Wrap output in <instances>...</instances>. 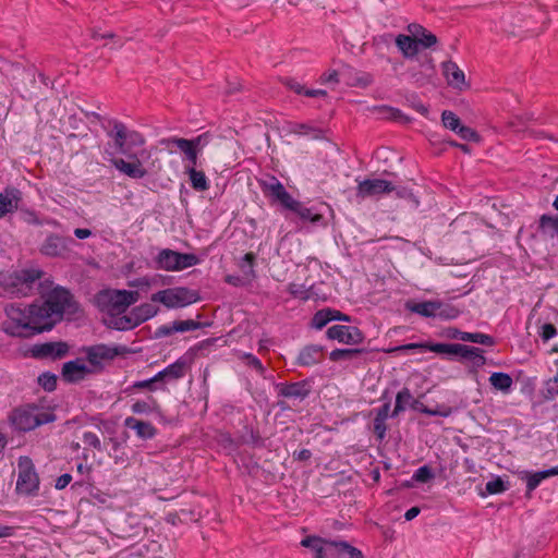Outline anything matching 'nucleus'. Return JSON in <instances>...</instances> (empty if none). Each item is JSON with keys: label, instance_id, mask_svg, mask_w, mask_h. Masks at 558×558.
I'll use <instances>...</instances> for the list:
<instances>
[{"label": "nucleus", "instance_id": "nucleus-8", "mask_svg": "<svg viewBox=\"0 0 558 558\" xmlns=\"http://www.w3.org/2000/svg\"><path fill=\"white\" fill-rule=\"evenodd\" d=\"M121 290L106 289L95 295V303L101 313L109 317L121 315L126 311L125 303L120 295Z\"/></svg>", "mask_w": 558, "mask_h": 558}, {"label": "nucleus", "instance_id": "nucleus-64", "mask_svg": "<svg viewBox=\"0 0 558 558\" xmlns=\"http://www.w3.org/2000/svg\"><path fill=\"white\" fill-rule=\"evenodd\" d=\"M373 430L377 439L383 440L387 433L386 421L375 420L373 422Z\"/></svg>", "mask_w": 558, "mask_h": 558}, {"label": "nucleus", "instance_id": "nucleus-29", "mask_svg": "<svg viewBox=\"0 0 558 558\" xmlns=\"http://www.w3.org/2000/svg\"><path fill=\"white\" fill-rule=\"evenodd\" d=\"M442 71L449 85L453 87H461V85L464 84V73L462 70L459 69V66L454 62H444Z\"/></svg>", "mask_w": 558, "mask_h": 558}, {"label": "nucleus", "instance_id": "nucleus-28", "mask_svg": "<svg viewBox=\"0 0 558 558\" xmlns=\"http://www.w3.org/2000/svg\"><path fill=\"white\" fill-rule=\"evenodd\" d=\"M178 252L163 248L161 250L155 258L156 269H163L167 271H175L177 263H178Z\"/></svg>", "mask_w": 558, "mask_h": 558}, {"label": "nucleus", "instance_id": "nucleus-51", "mask_svg": "<svg viewBox=\"0 0 558 558\" xmlns=\"http://www.w3.org/2000/svg\"><path fill=\"white\" fill-rule=\"evenodd\" d=\"M204 326H205V324L193 320V319L174 320L173 322V329H177V332H185V331L196 330Z\"/></svg>", "mask_w": 558, "mask_h": 558}, {"label": "nucleus", "instance_id": "nucleus-34", "mask_svg": "<svg viewBox=\"0 0 558 558\" xmlns=\"http://www.w3.org/2000/svg\"><path fill=\"white\" fill-rule=\"evenodd\" d=\"M106 324L109 328H112V329H116V330H131L136 326V324L134 323V319L131 315V313L129 315H114V316H110L107 320H106Z\"/></svg>", "mask_w": 558, "mask_h": 558}, {"label": "nucleus", "instance_id": "nucleus-46", "mask_svg": "<svg viewBox=\"0 0 558 558\" xmlns=\"http://www.w3.org/2000/svg\"><path fill=\"white\" fill-rule=\"evenodd\" d=\"M38 385L47 392L57 389L58 377L51 372H44L37 377Z\"/></svg>", "mask_w": 558, "mask_h": 558}, {"label": "nucleus", "instance_id": "nucleus-50", "mask_svg": "<svg viewBox=\"0 0 558 558\" xmlns=\"http://www.w3.org/2000/svg\"><path fill=\"white\" fill-rule=\"evenodd\" d=\"M476 352H484V350L477 347L457 343L454 355H459L461 359L472 361L474 355H476Z\"/></svg>", "mask_w": 558, "mask_h": 558}, {"label": "nucleus", "instance_id": "nucleus-7", "mask_svg": "<svg viewBox=\"0 0 558 558\" xmlns=\"http://www.w3.org/2000/svg\"><path fill=\"white\" fill-rule=\"evenodd\" d=\"M75 241L70 236H63L58 233H50L40 244L39 252L52 258H68L72 252L71 246Z\"/></svg>", "mask_w": 558, "mask_h": 558}, {"label": "nucleus", "instance_id": "nucleus-30", "mask_svg": "<svg viewBox=\"0 0 558 558\" xmlns=\"http://www.w3.org/2000/svg\"><path fill=\"white\" fill-rule=\"evenodd\" d=\"M554 475H558V465L547 469V470L536 472V473L526 472L525 473L526 493L527 494L532 493L534 489L537 488V486L541 484V482L543 480L548 478Z\"/></svg>", "mask_w": 558, "mask_h": 558}, {"label": "nucleus", "instance_id": "nucleus-20", "mask_svg": "<svg viewBox=\"0 0 558 558\" xmlns=\"http://www.w3.org/2000/svg\"><path fill=\"white\" fill-rule=\"evenodd\" d=\"M124 426L135 432L136 436L142 440H150L156 437L157 428L147 421L138 420L134 416H128L124 420Z\"/></svg>", "mask_w": 558, "mask_h": 558}, {"label": "nucleus", "instance_id": "nucleus-33", "mask_svg": "<svg viewBox=\"0 0 558 558\" xmlns=\"http://www.w3.org/2000/svg\"><path fill=\"white\" fill-rule=\"evenodd\" d=\"M538 230L542 234L551 239L558 238V216L542 215L538 221Z\"/></svg>", "mask_w": 558, "mask_h": 558}, {"label": "nucleus", "instance_id": "nucleus-26", "mask_svg": "<svg viewBox=\"0 0 558 558\" xmlns=\"http://www.w3.org/2000/svg\"><path fill=\"white\" fill-rule=\"evenodd\" d=\"M405 310L415 313L422 317L432 318L435 317L436 300L414 302L409 300L404 304Z\"/></svg>", "mask_w": 558, "mask_h": 558}, {"label": "nucleus", "instance_id": "nucleus-15", "mask_svg": "<svg viewBox=\"0 0 558 558\" xmlns=\"http://www.w3.org/2000/svg\"><path fill=\"white\" fill-rule=\"evenodd\" d=\"M95 369L83 363L82 359L68 361L62 365L61 377L66 384H77L83 381L87 375L93 374Z\"/></svg>", "mask_w": 558, "mask_h": 558}, {"label": "nucleus", "instance_id": "nucleus-18", "mask_svg": "<svg viewBox=\"0 0 558 558\" xmlns=\"http://www.w3.org/2000/svg\"><path fill=\"white\" fill-rule=\"evenodd\" d=\"M288 210L295 214L302 222H310L313 226H325L324 215L318 213L315 207H306L302 202L294 199Z\"/></svg>", "mask_w": 558, "mask_h": 558}, {"label": "nucleus", "instance_id": "nucleus-40", "mask_svg": "<svg viewBox=\"0 0 558 558\" xmlns=\"http://www.w3.org/2000/svg\"><path fill=\"white\" fill-rule=\"evenodd\" d=\"M435 317L441 319H454L460 315V311L450 303L436 300Z\"/></svg>", "mask_w": 558, "mask_h": 558}, {"label": "nucleus", "instance_id": "nucleus-16", "mask_svg": "<svg viewBox=\"0 0 558 558\" xmlns=\"http://www.w3.org/2000/svg\"><path fill=\"white\" fill-rule=\"evenodd\" d=\"M130 159L131 161H125L122 158H112L110 162L117 170L128 175L129 178H144L147 174V170L143 167L136 154H133V157Z\"/></svg>", "mask_w": 558, "mask_h": 558}, {"label": "nucleus", "instance_id": "nucleus-14", "mask_svg": "<svg viewBox=\"0 0 558 558\" xmlns=\"http://www.w3.org/2000/svg\"><path fill=\"white\" fill-rule=\"evenodd\" d=\"M276 390L278 397L303 401L312 393L313 386L312 380L306 378L295 383H279Z\"/></svg>", "mask_w": 558, "mask_h": 558}, {"label": "nucleus", "instance_id": "nucleus-63", "mask_svg": "<svg viewBox=\"0 0 558 558\" xmlns=\"http://www.w3.org/2000/svg\"><path fill=\"white\" fill-rule=\"evenodd\" d=\"M140 389H148L149 391L157 390L153 378L135 381L128 390H140Z\"/></svg>", "mask_w": 558, "mask_h": 558}, {"label": "nucleus", "instance_id": "nucleus-5", "mask_svg": "<svg viewBox=\"0 0 558 558\" xmlns=\"http://www.w3.org/2000/svg\"><path fill=\"white\" fill-rule=\"evenodd\" d=\"M199 294L186 287H175L160 290L151 294L153 302H159L168 308L184 307L199 301Z\"/></svg>", "mask_w": 558, "mask_h": 558}, {"label": "nucleus", "instance_id": "nucleus-2", "mask_svg": "<svg viewBox=\"0 0 558 558\" xmlns=\"http://www.w3.org/2000/svg\"><path fill=\"white\" fill-rule=\"evenodd\" d=\"M7 319L2 322L1 329L11 337L28 338L53 328L52 323L43 325L36 315L34 302L27 306L21 303H11L4 307Z\"/></svg>", "mask_w": 558, "mask_h": 558}, {"label": "nucleus", "instance_id": "nucleus-44", "mask_svg": "<svg viewBox=\"0 0 558 558\" xmlns=\"http://www.w3.org/2000/svg\"><path fill=\"white\" fill-rule=\"evenodd\" d=\"M332 322L331 318V307H325L317 311L311 320V326L315 329H323L327 324Z\"/></svg>", "mask_w": 558, "mask_h": 558}, {"label": "nucleus", "instance_id": "nucleus-43", "mask_svg": "<svg viewBox=\"0 0 558 558\" xmlns=\"http://www.w3.org/2000/svg\"><path fill=\"white\" fill-rule=\"evenodd\" d=\"M149 401L138 400L131 405V410L134 414H148L155 411H160V405L157 400L153 397H149Z\"/></svg>", "mask_w": 558, "mask_h": 558}, {"label": "nucleus", "instance_id": "nucleus-31", "mask_svg": "<svg viewBox=\"0 0 558 558\" xmlns=\"http://www.w3.org/2000/svg\"><path fill=\"white\" fill-rule=\"evenodd\" d=\"M369 352L363 348L335 349L330 352L329 359L333 362L352 361L367 355Z\"/></svg>", "mask_w": 558, "mask_h": 558}, {"label": "nucleus", "instance_id": "nucleus-35", "mask_svg": "<svg viewBox=\"0 0 558 558\" xmlns=\"http://www.w3.org/2000/svg\"><path fill=\"white\" fill-rule=\"evenodd\" d=\"M410 408L414 411L421 412L429 416H441L447 417L451 414V409L448 407H441L437 409H430L422 403L418 399H413L410 402Z\"/></svg>", "mask_w": 558, "mask_h": 558}, {"label": "nucleus", "instance_id": "nucleus-57", "mask_svg": "<svg viewBox=\"0 0 558 558\" xmlns=\"http://www.w3.org/2000/svg\"><path fill=\"white\" fill-rule=\"evenodd\" d=\"M83 441L85 445H87L98 451L102 450L99 437L93 432H85L83 434Z\"/></svg>", "mask_w": 558, "mask_h": 558}, {"label": "nucleus", "instance_id": "nucleus-27", "mask_svg": "<svg viewBox=\"0 0 558 558\" xmlns=\"http://www.w3.org/2000/svg\"><path fill=\"white\" fill-rule=\"evenodd\" d=\"M395 43L404 58H413L418 53V41L412 36L400 34Z\"/></svg>", "mask_w": 558, "mask_h": 558}, {"label": "nucleus", "instance_id": "nucleus-49", "mask_svg": "<svg viewBox=\"0 0 558 558\" xmlns=\"http://www.w3.org/2000/svg\"><path fill=\"white\" fill-rule=\"evenodd\" d=\"M457 343H432L427 342L425 351L438 353V354H451L454 355Z\"/></svg>", "mask_w": 558, "mask_h": 558}, {"label": "nucleus", "instance_id": "nucleus-37", "mask_svg": "<svg viewBox=\"0 0 558 558\" xmlns=\"http://www.w3.org/2000/svg\"><path fill=\"white\" fill-rule=\"evenodd\" d=\"M489 383L496 390H500L505 393L509 392L513 385L512 377L502 372L493 373L489 377Z\"/></svg>", "mask_w": 558, "mask_h": 558}, {"label": "nucleus", "instance_id": "nucleus-42", "mask_svg": "<svg viewBox=\"0 0 558 558\" xmlns=\"http://www.w3.org/2000/svg\"><path fill=\"white\" fill-rule=\"evenodd\" d=\"M288 292L295 299L307 301L314 298V286L306 288L304 284L290 283Z\"/></svg>", "mask_w": 558, "mask_h": 558}, {"label": "nucleus", "instance_id": "nucleus-53", "mask_svg": "<svg viewBox=\"0 0 558 558\" xmlns=\"http://www.w3.org/2000/svg\"><path fill=\"white\" fill-rule=\"evenodd\" d=\"M486 492L490 495L500 494L508 489V484L500 477H496L486 483Z\"/></svg>", "mask_w": 558, "mask_h": 558}, {"label": "nucleus", "instance_id": "nucleus-47", "mask_svg": "<svg viewBox=\"0 0 558 558\" xmlns=\"http://www.w3.org/2000/svg\"><path fill=\"white\" fill-rule=\"evenodd\" d=\"M256 262V255L252 252L246 253L240 260L239 267L242 270V272L251 278H255L256 274L254 270Z\"/></svg>", "mask_w": 558, "mask_h": 558}, {"label": "nucleus", "instance_id": "nucleus-62", "mask_svg": "<svg viewBox=\"0 0 558 558\" xmlns=\"http://www.w3.org/2000/svg\"><path fill=\"white\" fill-rule=\"evenodd\" d=\"M121 293L122 294L120 295L122 296L126 308L136 303L141 296L138 291L121 290Z\"/></svg>", "mask_w": 558, "mask_h": 558}, {"label": "nucleus", "instance_id": "nucleus-4", "mask_svg": "<svg viewBox=\"0 0 558 558\" xmlns=\"http://www.w3.org/2000/svg\"><path fill=\"white\" fill-rule=\"evenodd\" d=\"M56 415L51 412H39L36 407H21L12 411L10 422L20 432H29L36 427L51 423Z\"/></svg>", "mask_w": 558, "mask_h": 558}, {"label": "nucleus", "instance_id": "nucleus-25", "mask_svg": "<svg viewBox=\"0 0 558 558\" xmlns=\"http://www.w3.org/2000/svg\"><path fill=\"white\" fill-rule=\"evenodd\" d=\"M333 547L330 558H364L363 553L345 541L328 542Z\"/></svg>", "mask_w": 558, "mask_h": 558}, {"label": "nucleus", "instance_id": "nucleus-13", "mask_svg": "<svg viewBox=\"0 0 558 558\" xmlns=\"http://www.w3.org/2000/svg\"><path fill=\"white\" fill-rule=\"evenodd\" d=\"M125 351V347H109L106 344L92 345L86 348V360L92 366L96 368L95 371H101L102 360H113L116 356L124 353Z\"/></svg>", "mask_w": 558, "mask_h": 558}, {"label": "nucleus", "instance_id": "nucleus-12", "mask_svg": "<svg viewBox=\"0 0 558 558\" xmlns=\"http://www.w3.org/2000/svg\"><path fill=\"white\" fill-rule=\"evenodd\" d=\"M326 335L330 340L349 345L360 344L365 339L363 331L355 326L333 325L327 329Z\"/></svg>", "mask_w": 558, "mask_h": 558}, {"label": "nucleus", "instance_id": "nucleus-41", "mask_svg": "<svg viewBox=\"0 0 558 558\" xmlns=\"http://www.w3.org/2000/svg\"><path fill=\"white\" fill-rule=\"evenodd\" d=\"M539 395L545 401H551L558 397V372L554 377L544 381Z\"/></svg>", "mask_w": 558, "mask_h": 558}, {"label": "nucleus", "instance_id": "nucleus-9", "mask_svg": "<svg viewBox=\"0 0 558 558\" xmlns=\"http://www.w3.org/2000/svg\"><path fill=\"white\" fill-rule=\"evenodd\" d=\"M263 194L272 203L278 202L284 209H288L294 198L286 190L283 184L275 177L269 175L266 179L258 180Z\"/></svg>", "mask_w": 558, "mask_h": 558}, {"label": "nucleus", "instance_id": "nucleus-10", "mask_svg": "<svg viewBox=\"0 0 558 558\" xmlns=\"http://www.w3.org/2000/svg\"><path fill=\"white\" fill-rule=\"evenodd\" d=\"M70 347L64 341H51L34 344L31 348V355L36 360L58 361L69 354Z\"/></svg>", "mask_w": 558, "mask_h": 558}, {"label": "nucleus", "instance_id": "nucleus-56", "mask_svg": "<svg viewBox=\"0 0 558 558\" xmlns=\"http://www.w3.org/2000/svg\"><path fill=\"white\" fill-rule=\"evenodd\" d=\"M22 220L28 225L41 226L44 221L38 217L36 211L32 209H23L21 211Z\"/></svg>", "mask_w": 558, "mask_h": 558}, {"label": "nucleus", "instance_id": "nucleus-39", "mask_svg": "<svg viewBox=\"0 0 558 558\" xmlns=\"http://www.w3.org/2000/svg\"><path fill=\"white\" fill-rule=\"evenodd\" d=\"M413 400L411 391L409 388H402L396 396L395 408L391 412V417L398 416L401 412L405 410L407 404L410 407V402Z\"/></svg>", "mask_w": 558, "mask_h": 558}, {"label": "nucleus", "instance_id": "nucleus-54", "mask_svg": "<svg viewBox=\"0 0 558 558\" xmlns=\"http://www.w3.org/2000/svg\"><path fill=\"white\" fill-rule=\"evenodd\" d=\"M456 133L462 140L468 141V142L477 143L481 140V136L478 135V133L475 130H473L469 126H465V125H461Z\"/></svg>", "mask_w": 558, "mask_h": 558}, {"label": "nucleus", "instance_id": "nucleus-45", "mask_svg": "<svg viewBox=\"0 0 558 558\" xmlns=\"http://www.w3.org/2000/svg\"><path fill=\"white\" fill-rule=\"evenodd\" d=\"M178 263L175 264V271L183 270L185 268L196 266L201 263V259L198 256L192 253H180L178 252Z\"/></svg>", "mask_w": 558, "mask_h": 558}, {"label": "nucleus", "instance_id": "nucleus-22", "mask_svg": "<svg viewBox=\"0 0 558 558\" xmlns=\"http://www.w3.org/2000/svg\"><path fill=\"white\" fill-rule=\"evenodd\" d=\"M21 199V192L14 187H7L3 193L0 192V218L17 209Z\"/></svg>", "mask_w": 558, "mask_h": 558}, {"label": "nucleus", "instance_id": "nucleus-17", "mask_svg": "<svg viewBox=\"0 0 558 558\" xmlns=\"http://www.w3.org/2000/svg\"><path fill=\"white\" fill-rule=\"evenodd\" d=\"M159 144L165 148L171 149L172 146L178 147L182 153H184L186 160L190 162L189 167L196 168L197 159H198V150L193 148L192 142H189L187 138L182 137H168L161 138Z\"/></svg>", "mask_w": 558, "mask_h": 558}, {"label": "nucleus", "instance_id": "nucleus-36", "mask_svg": "<svg viewBox=\"0 0 558 558\" xmlns=\"http://www.w3.org/2000/svg\"><path fill=\"white\" fill-rule=\"evenodd\" d=\"M186 173L195 191L204 192L209 189L208 180L203 171H198L194 167H186Z\"/></svg>", "mask_w": 558, "mask_h": 558}, {"label": "nucleus", "instance_id": "nucleus-23", "mask_svg": "<svg viewBox=\"0 0 558 558\" xmlns=\"http://www.w3.org/2000/svg\"><path fill=\"white\" fill-rule=\"evenodd\" d=\"M324 348L318 344H310L304 347L296 359L300 366H312L322 362Z\"/></svg>", "mask_w": 558, "mask_h": 558}, {"label": "nucleus", "instance_id": "nucleus-1", "mask_svg": "<svg viewBox=\"0 0 558 558\" xmlns=\"http://www.w3.org/2000/svg\"><path fill=\"white\" fill-rule=\"evenodd\" d=\"M52 281L39 268H23L13 272H0V296L25 298L38 291L40 299L34 301L43 325L52 323L53 327L64 315L74 316L80 305L73 294L63 287L51 289Z\"/></svg>", "mask_w": 558, "mask_h": 558}, {"label": "nucleus", "instance_id": "nucleus-61", "mask_svg": "<svg viewBox=\"0 0 558 558\" xmlns=\"http://www.w3.org/2000/svg\"><path fill=\"white\" fill-rule=\"evenodd\" d=\"M210 137L211 135L208 132H206L192 140H189V142H192L193 148L199 151L203 149L204 146H206L209 143Z\"/></svg>", "mask_w": 558, "mask_h": 558}, {"label": "nucleus", "instance_id": "nucleus-19", "mask_svg": "<svg viewBox=\"0 0 558 558\" xmlns=\"http://www.w3.org/2000/svg\"><path fill=\"white\" fill-rule=\"evenodd\" d=\"M328 542H337L336 539H327L319 536H307L301 541V545L314 551V558H330L333 555V547Z\"/></svg>", "mask_w": 558, "mask_h": 558}, {"label": "nucleus", "instance_id": "nucleus-59", "mask_svg": "<svg viewBox=\"0 0 558 558\" xmlns=\"http://www.w3.org/2000/svg\"><path fill=\"white\" fill-rule=\"evenodd\" d=\"M418 41V46H423L424 48H430L432 46L437 44V37L430 32L425 31L421 37L416 38Z\"/></svg>", "mask_w": 558, "mask_h": 558}, {"label": "nucleus", "instance_id": "nucleus-3", "mask_svg": "<svg viewBox=\"0 0 558 558\" xmlns=\"http://www.w3.org/2000/svg\"><path fill=\"white\" fill-rule=\"evenodd\" d=\"M112 140L117 154L132 158L135 148L145 144V137L135 130H129L128 126L118 120L112 121V129L107 133Z\"/></svg>", "mask_w": 558, "mask_h": 558}, {"label": "nucleus", "instance_id": "nucleus-6", "mask_svg": "<svg viewBox=\"0 0 558 558\" xmlns=\"http://www.w3.org/2000/svg\"><path fill=\"white\" fill-rule=\"evenodd\" d=\"M17 466L16 493L25 496H37L40 481L32 459L26 456L20 457Z\"/></svg>", "mask_w": 558, "mask_h": 558}, {"label": "nucleus", "instance_id": "nucleus-58", "mask_svg": "<svg viewBox=\"0 0 558 558\" xmlns=\"http://www.w3.org/2000/svg\"><path fill=\"white\" fill-rule=\"evenodd\" d=\"M284 86H287L290 90H293L298 95H304L306 87H304L301 83H299L295 78L286 77L282 80Z\"/></svg>", "mask_w": 558, "mask_h": 558}, {"label": "nucleus", "instance_id": "nucleus-52", "mask_svg": "<svg viewBox=\"0 0 558 558\" xmlns=\"http://www.w3.org/2000/svg\"><path fill=\"white\" fill-rule=\"evenodd\" d=\"M435 477V474L429 465L420 466L413 474L412 480L417 483H427Z\"/></svg>", "mask_w": 558, "mask_h": 558}, {"label": "nucleus", "instance_id": "nucleus-48", "mask_svg": "<svg viewBox=\"0 0 558 558\" xmlns=\"http://www.w3.org/2000/svg\"><path fill=\"white\" fill-rule=\"evenodd\" d=\"M441 121L446 129L457 132L462 125L460 118L450 110H445L441 113Z\"/></svg>", "mask_w": 558, "mask_h": 558}, {"label": "nucleus", "instance_id": "nucleus-11", "mask_svg": "<svg viewBox=\"0 0 558 558\" xmlns=\"http://www.w3.org/2000/svg\"><path fill=\"white\" fill-rule=\"evenodd\" d=\"M356 181L357 186L355 195L361 199L381 194H388L396 190V186L390 181L384 179H365L362 181Z\"/></svg>", "mask_w": 558, "mask_h": 558}, {"label": "nucleus", "instance_id": "nucleus-38", "mask_svg": "<svg viewBox=\"0 0 558 558\" xmlns=\"http://www.w3.org/2000/svg\"><path fill=\"white\" fill-rule=\"evenodd\" d=\"M189 364L184 357L178 359L174 363L163 368L168 380H178L185 376Z\"/></svg>", "mask_w": 558, "mask_h": 558}, {"label": "nucleus", "instance_id": "nucleus-32", "mask_svg": "<svg viewBox=\"0 0 558 558\" xmlns=\"http://www.w3.org/2000/svg\"><path fill=\"white\" fill-rule=\"evenodd\" d=\"M159 308L150 303H143L138 306H135L130 312L134 323L136 326H140L142 323L153 318L157 315Z\"/></svg>", "mask_w": 558, "mask_h": 558}, {"label": "nucleus", "instance_id": "nucleus-55", "mask_svg": "<svg viewBox=\"0 0 558 558\" xmlns=\"http://www.w3.org/2000/svg\"><path fill=\"white\" fill-rule=\"evenodd\" d=\"M538 335L544 342H547L554 337H556L557 328L554 324L546 323L541 327Z\"/></svg>", "mask_w": 558, "mask_h": 558}, {"label": "nucleus", "instance_id": "nucleus-24", "mask_svg": "<svg viewBox=\"0 0 558 558\" xmlns=\"http://www.w3.org/2000/svg\"><path fill=\"white\" fill-rule=\"evenodd\" d=\"M239 445H248L253 448H264L265 439L259 430L251 425H244L238 439Z\"/></svg>", "mask_w": 558, "mask_h": 558}, {"label": "nucleus", "instance_id": "nucleus-21", "mask_svg": "<svg viewBox=\"0 0 558 558\" xmlns=\"http://www.w3.org/2000/svg\"><path fill=\"white\" fill-rule=\"evenodd\" d=\"M448 337L452 339H459L462 341L478 343L483 345H494L495 339L494 337L482 333V332H465L460 331L457 328H449L448 329Z\"/></svg>", "mask_w": 558, "mask_h": 558}, {"label": "nucleus", "instance_id": "nucleus-60", "mask_svg": "<svg viewBox=\"0 0 558 558\" xmlns=\"http://www.w3.org/2000/svg\"><path fill=\"white\" fill-rule=\"evenodd\" d=\"M294 131L295 133H299V134H310L312 133L313 134V137L315 138H319L320 137V134H322V131L318 130V129H315L308 124H305V123H299L295 125L294 128Z\"/></svg>", "mask_w": 558, "mask_h": 558}]
</instances>
